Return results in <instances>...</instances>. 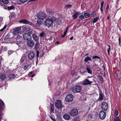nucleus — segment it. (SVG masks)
Returning <instances> with one entry per match:
<instances>
[{"instance_id":"nucleus-1","label":"nucleus","mask_w":121,"mask_h":121,"mask_svg":"<svg viewBox=\"0 0 121 121\" xmlns=\"http://www.w3.org/2000/svg\"><path fill=\"white\" fill-rule=\"evenodd\" d=\"M56 19L54 16H51L50 18L47 19L45 22V25L49 27L53 25L54 21L56 20Z\"/></svg>"},{"instance_id":"nucleus-2","label":"nucleus","mask_w":121,"mask_h":121,"mask_svg":"<svg viewBox=\"0 0 121 121\" xmlns=\"http://www.w3.org/2000/svg\"><path fill=\"white\" fill-rule=\"evenodd\" d=\"M4 109V102L0 99V121L2 118L3 113L2 112Z\"/></svg>"},{"instance_id":"nucleus-3","label":"nucleus","mask_w":121,"mask_h":121,"mask_svg":"<svg viewBox=\"0 0 121 121\" xmlns=\"http://www.w3.org/2000/svg\"><path fill=\"white\" fill-rule=\"evenodd\" d=\"M82 90L81 87L79 85L75 86L73 87L72 89V91L74 93L79 92Z\"/></svg>"},{"instance_id":"nucleus-4","label":"nucleus","mask_w":121,"mask_h":121,"mask_svg":"<svg viewBox=\"0 0 121 121\" xmlns=\"http://www.w3.org/2000/svg\"><path fill=\"white\" fill-rule=\"evenodd\" d=\"M46 16V14L44 12L39 13L37 15L38 18L42 20L45 19Z\"/></svg>"},{"instance_id":"nucleus-5","label":"nucleus","mask_w":121,"mask_h":121,"mask_svg":"<svg viewBox=\"0 0 121 121\" xmlns=\"http://www.w3.org/2000/svg\"><path fill=\"white\" fill-rule=\"evenodd\" d=\"M55 106L58 109H60L63 107L62 103L60 100H57L56 101Z\"/></svg>"},{"instance_id":"nucleus-6","label":"nucleus","mask_w":121,"mask_h":121,"mask_svg":"<svg viewBox=\"0 0 121 121\" xmlns=\"http://www.w3.org/2000/svg\"><path fill=\"white\" fill-rule=\"evenodd\" d=\"M101 108L103 110H106L108 108V105L106 102H103L101 104Z\"/></svg>"},{"instance_id":"nucleus-7","label":"nucleus","mask_w":121,"mask_h":121,"mask_svg":"<svg viewBox=\"0 0 121 121\" xmlns=\"http://www.w3.org/2000/svg\"><path fill=\"white\" fill-rule=\"evenodd\" d=\"M78 113V110L75 108L72 109L70 112L69 114L71 116H75Z\"/></svg>"},{"instance_id":"nucleus-8","label":"nucleus","mask_w":121,"mask_h":121,"mask_svg":"<svg viewBox=\"0 0 121 121\" xmlns=\"http://www.w3.org/2000/svg\"><path fill=\"white\" fill-rule=\"evenodd\" d=\"M65 100L67 102H71L73 99V96L71 94L67 95L65 97Z\"/></svg>"},{"instance_id":"nucleus-9","label":"nucleus","mask_w":121,"mask_h":121,"mask_svg":"<svg viewBox=\"0 0 121 121\" xmlns=\"http://www.w3.org/2000/svg\"><path fill=\"white\" fill-rule=\"evenodd\" d=\"M106 115V114L105 112L103 111H101L99 113V117L101 119H104L105 118Z\"/></svg>"},{"instance_id":"nucleus-10","label":"nucleus","mask_w":121,"mask_h":121,"mask_svg":"<svg viewBox=\"0 0 121 121\" xmlns=\"http://www.w3.org/2000/svg\"><path fill=\"white\" fill-rule=\"evenodd\" d=\"M23 38L27 40L30 39V34L29 33H25L23 35Z\"/></svg>"},{"instance_id":"nucleus-11","label":"nucleus","mask_w":121,"mask_h":121,"mask_svg":"<svg viewBox=\"0 0 121 121\" xmlns=\"http://www.w3.org/2000/svg\"><path fill=\"white\" fill-rule=\"evenodd\" d=\"M92 82L90 81L88 79H86L83 82L82 84L84 85H87L91 84Z\"/></svg>"},{"instance_id":"nucleus-12","label":"nucleus","mask_w":121,"mask_h":121,"mask_svg":"<svg viewBox=\"0 0 121 121\" xmlns=\"http://www.w3.org/2000/svg\"><path fill=\"white\" fill-rule=\"evenodd\" d=\"M85 69L86 70V72H87L89 74H92V70L91 68L90 67V66H87Z\"/></svg>"},{"instance_id":"nucleus-13","label":"nucleus","mask_w":121,"mask_h":121,"mask_svg":"<svg viewBox=\"0 0 121 121\" xmlns=\"http://www.w3.org/2000/svg\"><path fill=\"white\" fill-rule=\"evenodd\" d=\"M21 28H20L18 27L15 28L13 32V33L15 35L18 34L21 31Z\"/></svg>"},{"instance_id":"nucleus-14","label":"nucleus","mask_w":121,"mask_h":121,"mask_svg":"<svg viewBox=\"0 0 121 121\" xmlns=\"http://www.w3.org/2000/svg\"><path fill=\"white\" fill-rule=\"evenodd\" d=\"M20 23H22L24 24H29L30 22L27 20L26 19H23L22 20H20L19 21Z\"/></svg>"},{"instance_id":"nucleus-15","label":"nucleus","mask_w":121,"mask_h":121,"mask_svg":"<svg viewBox=\"0 0 121 121\" xmlns=\"http://www.w3.org/2000/svg\"><path fill=\"white\" fill-rule=\"evenodd\" d=\"M99 96L98 99L100 101H101L103 99V94L101 91H100L99 93Z\"/></svg>"},{"instance_id":"nucleus-16","label":"nucleus","mask_w":121,"mask_h":121,"mask_svg":"<svg viewBox=\"0 0 121 121\" xmlns=\"http://www.w3.org/2000/svg\"><path fill=\"white\" fill-rule=\"evenodd\" d=\"M15 77L16 76L15 74H9L8 77L9 80H11L15 78Z\"/></svg>"},{"instance_id":"nucleus-17","label":"nucleus","mask_w":121,"mask_h":121,"mask_svg":"<svg viewBox=\"0 0 121 121\" xmlns=\"http://www.w3.org/2000/svg\"><path fill=\"white\" fill-rule=\"evenodd\" d=\"M63 118L65 120H69L70 118V116L69 114H65L64 115Z\"/></svg>"},{"instance_id":"nucleus-18","label":"nucleus","mask_w":121,"mask_h":121,"mask_svg":"<svg viewBox=\"0 0 121 121\" xmlns=\"http://www.w3.org/2000/svg\"><path fill=\"white\" fill-rule=\"evenodd\" d=\"M80 12H77L76 13H75L72 16L73 19H74L77 18Z\"/></svg>"},{"instance_id":"nucleus-19","label":"nucleus","mask_w":121,"mask_h":121,"mask_svg":"<svg viewBox=\"0 0 121 121\" xmlns=\"http://www.w3.org/2000/svg\"><path fill=\"white\" fill-rule=\"evenodd\" d=\"M32 37L34 40L35 41L38 42L39 41V39L37 36H36L35 35H32Z\"/></svg>"},{"instance_id":"nucleus-20","label":"nucleus","mask_w":121,"mask_h":121,"mask_svg":"<svg viewBox=\"0 0 121 121\" xmlns=\"http://www.w3.org/2000/svg\"><path fill=\"white\" fill-rule=\"evenodd\" d=\"M50 112L51 113L53 112L54 109V105L52 104H50Z\"/></svg>"},{"instance_id":"nucleus-21","label":"nucleus","mask_w":121,"mask_h":121,"mask_svg":"<svg viewBox=\"0 0 121 121\" xmlns=\"http://www.w3.org/2000/svg\"><path fill=\"white\" fill-rule=\"evenodd\" d=\"M39 36L41 37H42L43 39H45L46 38V35L44 32L41 33L39 35Z\"/></svg>"},{"instance_id":"nucleus-22","label":"nucleus","mask_w":121,"mask_h":121,"mask_svg":"<svg viewBox=\"0 0 121 121\" xmlns=\"http://www.w3.org/2000/svg\"><path fill=\"white\" fill-rule=\"evenodd\" d=\"M40 45L39 43V42H37L36 44L35 45L34 48L35 49H37L39 47Z\"/></svg>"},{"instance_id":"nucleus-23","label":"nucleus","mask_w":121,"mask_h":121,"mask_svg":"<svg viewBox=\"0 0 121 121\" xmlns=\"http://www.w3.org/2000/svg\"><path fill=\"white\" fill-rule=\"evenodd\" d=\"M42 22L40 20H38L37 21V23H36V25L38 26H40L41 25Z\"/></svg>"},{"instance_id":"nucleus-24","label":"nucleus","mask_w":121,"mask_h":121,"mask_svg":"<svg viewBox=\"0 0 121 121\" xmlns=\"http://www.w3.org/2000/svg\"><path fill=\"white\" fill-rule=\"evenodd\" d=\"M47 12L51 14H52L53 13V10L51 9H48L47 10Z\"/></svg>"},{"instance_id":"nucleus-25","label":"nucleus","mask_w":121,"mask_h":121,"mask_svg":"<svg viewBox=\"0 0 121 121\" xmlns=\"http://www.w3.org/2000/svg\"><path fill=\"white\" fill-rule=\"evenodd\" d=\"M91 60L92 61L91 58L89 57H87L85 58L84 61L85 62H87L88 61Z\"/></svg>"},{"instance_id":"nucleus-26","label":"nucleus","mask_w":121,"mask_h":121,"mask_svg":"<svg viewBox=\"0 0 121 121\" xmlns=\"http://www.w3.org/2000/svg\"><path fill=\"white\" fill-rule=\"evenodd\" d=\"M0 77L2 80H3L6 78V76L5 74H2L0 75Z\"/></svg>"},{"instance_id":"nucleus-27","label":"nucleus","mask_w":121,"mask_h":121,"mask_svg":"<svg viewBox=\"0 0 121 121\" xmlns=\"http://www.w3.org/2000/svg\"><path fill=\"white\" fill-rule=\"evenodd\" d=\"M84 15L85 18H88L90 16V14L88 13H84Z\"/></svg>"},{"instance_id":"nucleus-28","label":"nucleus","mask_w":121,"mask_h":121,"mask_svg":"<svg viewBox=\"0 0 121 121\" xmlns=\"http://www.w3.org/2000/svg\"><path fill=\"white\" fill-rule=\"evenodd\" d=\"M92 59H93L94 60H98L97 59H98L99 60L100 59V58L98 56H94L93 57Z\"/></svg>"},{"instance_id":"nucleus-29","label":"nucleus","mask_w":121,"mask_h":121,"mask_svg":"<svg viewBox=\"0 0 121 121\" xmlns=\"http://www.w3.org/2000/svg\"><path fill=\"white\" fill-rule=\"evenodd\" d=\"M99 18V17H98L95 18H94L93 21V23H94L96 22L98 20V19Z\"/></svg>"},{"instance_id":"nucleus-30","label":"nucleus","mask_w":121,"mask_h":121,"mask_svg":"<svg viewBox=\"0 0 121 121\" xmlns=\"http://www.w3.org/2000/svg\"><path fill=\"white\" fill-rule=\"evenodd\" d=\"M96 14V13L95 11L92 12L91 14V17H93Z\"/></svg>"},{"instance_id":"nucleus-31","label":"nucleus","mask_w":121,"mask_h":121,"mask_svg":"<svg viewBox=\"0 0 121 121\" xmlns=\"http://www.w3.org/2000/svg\"><path fill=\"white\" fill-rule=\"evenodd\" d=\"M107 47L108 48L107 49V52L108 54V55L109 54L110 51V47L109 45H108L107 46Z\"/></svg>"},{"instance_id":"nucleus-32","label":"nucleus","mask_w":121,"mask_h":121,"mask_svg":"<svg viewBox=\"0 0 121 121\" xmlns=\"http://www.w3.org/2000/svg\"><path fill=\"white\" fill-rule=\"evenodd\" d=\"M2 2L6 4H7L9 3L8 0H2Z\"/></svg>"},{"instance_id":"nucleus-33","label":"nucleus","mask_w":121,"mask_h":121,"mask_svg":"<svg viewBox=\"0 0 121 121\" xmlns=\"http://www.w3.org/2000/svg\"><path fill=\"white\" fill-rule=\"evenodd\" d=\"M79 18L81 20H83L85 18L84 15L82 14L80 15L79 17Z\"/></svg>"},{"instance_id":"nucleus-34","label":"nucleus","mask_w":121,"mask_h":121,"mask_svg":"<svg viewBox=\"0 0 121 121\" xmlns=\"http://www.w3.org/2000/svg\"><path fill=\"white\" fill-rule=\"evenodd\" d=\"M8 9L9 10H11L15 9V8L12 5L10 6H8Z\"/></svg>"},{"instance_id":"nucleus-35","label":"nucleus","mask_w":121,"mask_h":121,"mask_svg":"<svg viewBox=\"0 0 121 121\" xmlns=\"http://www.w3.org/2000/svg\"><path fill=\"white\" fill-rule=\"evenodd\" d=\"M27 45L29 47H30V40H27Z\"/></svg>"},{"instance_id":"nucleus-36","label":"nucleus","mask_w":121,"mask_h":121,"mask_svg":"<svg viewBox=\"0 0 121 121\" xmlns=\"http://www.w3.org/2000/svg\"><path fill=\"white\" fill-rule=\"evenodd\" d=\"M118 114L119 112L117 110H116L115 112V113L114 114V116H117L118 115Z\"/></svg>"},{"instance_id":"nucleus-37","label":"nucleus","mask_w":121,"mask_h":121,"mask_svg":"<svg viewBox=\"0 0 121 121\" xmlns=\"http://www.w3.org/2000/svg\"><path fill=\"white\" fill-rule=\"evenodd\" d=\"M34 42L32 40H31V48L34 46Z\"/></svg>"},{"instance_id":"nucleus-38","label":"nucleus","mask_w":121,"mask_h":121,"mask_svg":"<svg viewBox=\"0 0 121 121\" xmlns=\"http://www.w3.org/2000/svg\"><path fill=\"white\" fill-rule=\"evenodd\" d=\"M72 6V5H71L70 4H67V5L65 7V9H68V8H69L70 7H71Z\"/></svg>"},{"instance_id":"nucleus-39","label":"nucleus","mask_w":121,"mask_h":121,"mask_svg":"<svg viewBox=\"0 0 121 121\" xmlns=\"http://www.w3.org/2000/svg\"><path fill=\"white\" fill-rule=\"evenodd\" d=\"M6 25H5L2 29L0 30V31L1 32L3 31L6 28Z\"/></svg>"},{"instance_id":"nucleus-40","label":"nucleus","mask_w":121,"mask_h":121,"mask_svg":"<svg viewBox=\"0 0 121 121\" xmlns=\"http://www.w3.org/2000/svg\"><path fill=\"white\" fill-rule=\"evenodd\" d=\"M25 57H22L20 60V62L21 63H22L24 61Z\"/></svg>"},{"instance_id":"nucleus-41","label":"nucleus","mask_w":121,"mask_h":121,"mask_svg":"<svg viewBox=\"0 0 121 121\" xmlns=\"http://www.w3.org/2000/svg\"><path fill=\"white\" fill-rule=\"evenodd\" d=\"M28 67V65H26L24 66L23 67V69L24 70L26 69Z\"/></svg>"},{"instance_id":"nucleus-42","label":"nucleus","mask_w":121,"mask_h":121,"mask_svg":"<svg viewBox=\"0 0 121 121\" xmlns=\"http://www.w3.org/2000/svg\"><path fill=\"white\" fill-rule=\"evenodd\" d=\"M32 55H31V57L32 59H33L35 56V53L33 52H31Z\"/></svg>"},{"instance_id":"nucleus-43","label":"nucleus","mask_w":121,"mask_h":121,"mask_svg":"<svg viewBox=\"0 0 121 121\" xmlns=\"http://www.w3.org/2000/svg\"><path fill=\"white\" fill-rule=\"evenodd\" d=\"M113 121H120V120L119 119L118 117H117L114 119Z\"/></svg>"},{"instance_id":"nucleus-44","label":"nucleus","mask_w":121,"mask_h":121,"mask_svg":"<svg viewBox=\"0 0 121 121\" xmlns=\"http://www.w3.org/2000/svg\"><path fill=\"white\" fill-rule=\"evenodd\" d=\"M36 56L37 58L38 59V58L39 55V52L38 51H36Z\"/></svg>"},{"instance_id":"nucleus-45","label":"nucleus","mask_w":121,"mask_h":121,"mask_svg":"<svg viewBox=\"0 0 121 121\" xmlns=\"http://www.w3.org/2000/svg\"><path fill=\"white\" fill-rule=\"evenodd\" d=\"M13 52V51L12 50H10L8 52L9 54V55L12 54Z\"/></svg>"},{"instance_id":"nucleus-46","label":"nucleus","mask_w":121,"mask_h":121,"mask_svg":"<svg viewBox=\"0 0 121 121\" xmlns=\"http://www.w3.org/2000/svg\"><path fill=\"white\" fill-rule=\"evenodd\" d=\"M104 4V2L102 1L100 2V7H103Z\"/></svg>"},{"instance_id":"nucleus-47","label":"nucleus","mask_w":121,"mask_h":121,"mask_svg":"<svg viewBox=\"0 0 121 121\" xmlns=\"http://www.w3.org/2000/svg\"><path fill=\"white\" fill-rule=\"evenodd\" d=\"M27 0H20V2L23 3L26 2Z\"/></svg>"},{"instance_id":"nucleus-48","label":"nucleus","mask_w":121,"mask_h":121,"mask_svg":"<svg viewBox=\"0 0 121 121\" xmlns=\"http://www.w3.org/2000/svg\"><path fill=\"white\" fill-rule=\"evenodd\" d=\"M50 118L53 121H56L55 119H54V117H50Z\"/></svg>"},{"instance_id":"nucleus-49","label":"nucleus","mask_w":121,"mask_h":121,"mask_svg":"<svg viewBox=\"0 0 121 121\" xmlns=\"http://www.w3.org/2000/svg\"><path fill=\"white\" fill-rule=\"evenodd\" d=\"M74 121H80L79 119L77 118H74Z\"/></svg>"},{"instance_id":"nucleus-50","label":"nucleus","mask_w":121,"mask_h":121,"mask_svg":"<svg viewBox=\"0 0 121 121\" xmlns=\"http://www.w3.org/2000/svg\"><path fill=\"white\" fill-rule=\"evenodd\" d=\"M103 7H100V9L101 13H103Z\"/></svg>"},{"instance_id":"nucleus-51","label":"nucleus","mask_w":121,"mask_h":121,"mask_svg":"<svg viewBox=\"0 0 121 121\" xmlns=\"http://www.w3.org/2000/svg\"><path fill=\"white\" fill-rule=\"evenodd\" d=\"M118 41H119V44L120 45H121L120 43H121V39H120V37H119V39H118Z\"/></svg>"},{"instance_id":"nucleus-52","label":"nucleus","mask_w":121,"mask_h":121,"mask_svg":"<svg viewBox=\"0 0 121 121\" xmlns=\"http://www.w3.org/2000/svg\"><path fill=\"white\" fill-rule=\"evenodd\" d=\"M109 7V6L108 4L107 5V8H106V9L107 10H108Z\"/></svg>"},{"instance_id":"nucleus-53","label":"nucleus","mask_w":121,"mask_h":121,"mask_svg":"<svg viewBox=\"0 0 121 121\" xmlns=\"http://www.w3.org/2000/svg\"><path fill=\"white\" fill-rule=\"evenodd\" d=\"M67 32L66 31H65L64 33V35H66V34H67Z\"/></svg>"},{"instance_id":"nucleus-54","label":"nucleus","mask_w":121,"mask_h":121,"mask_svg":"<svg viewBox=\"0 0 121 121\" xmlns=\"http://www.w3.org/2000/svg\"><path fill=\"white\" fill-rule=\"evenodd\" d=\"M17 38H22V37L21 36H19V35H18L17 36Z\"/></svg>"},{"instance_id":"nucleus-55","label":"nucleus","mask_w":121,"mask_h":121,"mask_svg":"<svg viewBox=\"0 0 121 121\" xmlns=\"http://www.w3.org/2000/svg\"><path fill=\"white\" fill-rule=\"evenodd\" d=\"M35 74H32L31 76V77H33L34 76H35Z\"/></svg>"},{"instance_id":"nucleus-56","label":"nucleus","mask_w":121,"mask_h":121,"mask_svg":"<svg viewBox=\"0 0 121 121\" xmlns=\"http://www.w3.org/2000/svg\"><path fill=\"white\" fill-rule=\"evenodd\" d=\"M14 15L13 14H12L11 15V17L12 18L14 16Z\"/></svg>"},{"instance_id":"nucleus-57","label":"nucleus","mask_w":121,"mask_h":121,"mask_svg":"<svg viewBox=\"0 0 121 121\" xmlns=\"http://www.w3.org/2000/svg\"><path fill=\"white\" fill-rule=\"evenodd\" d=\"M65 36V35H61V37H62V38H64Z\"/></svg>"},{"instance_id":"nucleus-58","label":"nucleus","mask_w":121,"mask_h":121,"mask_svg":"<svg viewBox=\"0 0 121 121\" xmlns=\"http://www.w3.org/2000/svg\"><path fill=\"white\" fill-rule=\"evenodd\" d=\"M94 66L95 67H97V68L98 67V65H96V64Z\"/></svg>"},{"instance_id":"nucleus-59","label":"nucleus","mask_w":121,"mask_h":121,"mask_svg":"<svg viewBox=\"0 0 121 121\" xmlns=\"http://www.w3.org/2000/svg\"><path fill=\"white\" fill-rule=\"evenodd\" d=\"M108 10H106L105 11V12L106 13H108Z\"/></svg>"},{"instance_id":"nucleus-60","label":"nucleus","mask_w":121,"mask_h":121,"mask_svg":"<svg viewBox=\"0 0 121 121\" xmlns=\"http://www.w3.org/2000/svg\"><path fill=\"white\" fill-rule=\"evenodd\" d=\"M73 36L71 38H70V39L71 40H72L73 39Z\"/></svg>"},{"instance_id":"nucleus-61","label":"nucleus","mask_w":121,"mask_h":121,"mask_svg":"<svg viewBox=\"0 0 121 121\" xmlns=\"http://www.w3.org/2000/svg\"><path fill=\"white\" fill-rule=\"evenodd\" d=\"M60 43L58 41H57L56 42V43L58 44L59 43Z\"/></svg>"},{"instance_id":"nucleus-62","label":"nucleus","mask_w":121,"mask_h":121,"mask_svg":"<svg viewBox=\"0 0 121 121\" xmlns=\"http://www.w3.org/2000/svg\"><path fill=\"white\" fill-rule=\"evenodd\" d=\"M30 54H29V55L28 56V58L29 59H30Z\"/></svg>"},{"instance_id":"nucleus-63","label":"nucleus","mask_w":121,"mask_h":121,"mask_svg":"<svg viewBox=\"0 0 121 121\" xmlns=\"http://www.w3.org/2000/svg\"><path fill=\"white\" fill-rule=\"evenodd\" d=\"M68 30V28H67L66 29V30L65 31H66V32H67V31Z\"/></svg>"},{"instance_id":"nucleus-64","label":"nucleus","mask_w":121,"mask_h":121,"mask_svg":"<svg viewBox=\"0 0 121 121\" xmlns=\"http://www.w3.org/2000/svg\"><path fill=\"white\" fill-rule=\"evenodd\" d=\"M107 19H109V17H107Z\"/></svg>"}]
</instances>
